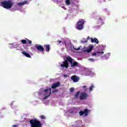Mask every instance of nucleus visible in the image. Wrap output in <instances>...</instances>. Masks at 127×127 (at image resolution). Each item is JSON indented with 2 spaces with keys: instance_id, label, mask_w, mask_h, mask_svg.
<instances>
[{
  "instance_id": "9",
  "label": "nucleus",
  "mask_w": 127,
  "mask_h": 127,
  "mask_svg": "<svg viewBox=\"0 0 127 127\" xmlns=\"http://www.w3.org/2000/svg\"><path fill=\"white\" fill-rule=\"evenodd\" d=\"M70 79L74 82V83H77L79 81V77L76 75H73L70 77Z\"/></svg>"
},
{
  "instance_id": "21",
  "label": "nucleus",
  "mask_w": 127,
  "mask_h": 127,
  "mask_svg": "<svg viewBox=\"0 0 127 127\" xmlns=\"http://www.w3.org/2000/svg\"><path fill=\"white\" fill-rule=\"evenodd\" d=\"M89 60L90 61V62H94L95 61V60L93 58H90L89 59Z\"/></svg>"
},
{
  "instance_id": "1",
  "label": "nucleus",
  "mask_w": 127,
  "mask_h": 127,
  "mask_svg": "<svg viewBox=\"0 0 127 127\" xmlns=\"http://www.w3.org/2000/svg\"><path fill=\"white\" fill-rule=\"evenodd\" d=\"M65 60H64L62 64H61V67L64 69V68H65L66 69H68V67H69V63L71 64V68H74V67L76 66H78V62H73V59L71 58L70 57H66Z\"/></svg>"
},
{
  "instance_id": "28",
  "label": "nucleus",
  "mask_w": 127,
  "mask_h": 127,
  "mask_svg": "<svg viewBox=\"0 0 127 127\" xmlns=\"http://www.w3.org/2000/svg\"><path fill=\"white\" fill-rule=\"evenodd\" d=\"M64 78H67V74H64Z\"/></svg>"
},
{
  "instance_id": "24",
  "label": "nucleus",
  "mask_w": 127,
  "mask_h": 127,
  "mask_svg": "<svg viewBox=\"0 0 127 127\" xmlns=\"http://www.w3.org/2000/svg\"><path fill=\"white\" fill-rule=\"evenodd\" d=\"M74 88H71L70 89V92H71V93H73V92H74Z\"/></svg>"
},
{
  "instance_id": "6",
  "label": "nucleus",
  "mask_w": 127,
  "mask_h": 127,
  "mask_svg": "<svg viewBox=\"0 0 127 127\" xmlns=\"http://www.w3.org/2000/svg\"><path fill=\"white\" fill-rule=\"evenodd\" d=\"M89 98V95L86 92H81L80 95V100H86Z\"/></svg>"
},
{
  "instance_id": "34",
  "label": "nucleus",
  "mask_w": 127,
  "mask_h": 127,
  "mask_svg": "<svg viewBox=\"0 0 127 127\" xmlns=\"http://www.w3.org/2000/svg\"><path fill=\"white\" fill-rule=\"evenodd\" d=\"M70 113L71 114H73V112L72 111V112H71Z\"/></svg>"
},
{
  "instance_id": "10",
  "label": "nucleus",
  "mask_w": 127,
  "mask_h": 127,
  "mask_svg": "<svg viewBox=\"0 0 127 127\" xmlns=\"http://www.w3.org/2000/svg\"><path fill=\"white\" fill-rule=\"evenodd\" d=\"M61 85V84L60 83V82H59V81L53 83L52 85V89H55L56 88H58V87H59Z\"/></svg>"
},
{
  "instance_id": "4",
  "label": "nucleus",
  "mask_w": 127,
  "mask_h": 127,
  "mask_svg": "<svg viewBox=\"0 0 127 127\" xmlns=\"http://www.w3.org/2000/svg\"><path fill=\"white\" fill-rule=\"evenodd\" d=\"M84 23H85V20L81 19L76 23V28L78 30H82L84 28Z\"/></svg>"
},
{
  "instance_id": "8",
  "label": "nucleus",
  "mask_w": 127,
  "mask_h": 127,
  "mask_svg": "<svg viewBox=\"0 0 127 127\" xmlns=\"http://www.w3.org/2000/svg\"><path fill=\"white\" fill-rule=\"evenodd\" d=\"M35 47L38 50V51H40V52H44V48L41 45L36 44L35 45Z\"/></svg>"
},
{
  "instance_id": "27",
  "label": "nucleus",
  "mask_w": 127,
  "mask_h": 127,
  "mask_svg": "<svg viewBox=\"0 0 127 127\" xmlns=\"http://www.w3.org/2000/svg\"><path fill=\"white\" fill-rule=\"evenodd\" d=\"M28 41L29 44H31V43H32V41H31V40H28Z\"/></svg>"
},
{
  "instance_id": "13",
  "label": "nucleus",
  "mask_w": 127,
  "mask_h": 127,
  "mask_svg": "<svg viewBox=\"0 0 127 127\" xmlns=\"http://www.w3.org/2000/svg\"><path fill=\"white\" fill-rule=\"evenodd\" d=\"M94 48V46H91L88 49H87L84 51V52H87V53H90V52H92V50H93V49Z\"/></svg>"
},
{
  "instance_id": "32",
  "label": "nucleus",
  "mask_w": 127,
  "mask_h": 127,
  "mask_svg": "<svg viewBox=\"0 0 127 127\" xmlns=\"http://www.w3.org/2000/svg\"><path fill=\"white\" fill-rule=\"evenodd\" d=\"M58 42L59 43V44H61V41H58Z\"/></svg>"
},
{
  "instance_id": "5",
  "label": "nucleus",
  "mask_w": 127,
  "mask_h": 127,
  "mask_svg": "<svg viewBox=\"0 0 127 127\" xmlns=\"http://www.w3.org/2000/svg\"><path fill=\"white\" fill-rule=\"evenodd\" d=\"M45 92V97L43 98L44 100H46L48 97H50L51 95V88L46 89L44 91Z\"/></svg>"
},
{
  "instance_id": "2",
  "label": "nucleus",
  "mask_w": 127,
  "mask_h": 127,
  "mask_svg": "<svg viewBox=\"0 0 127 127\" xmlns=\"http://www.w3.org/2000/svg\"><path fill=\"white\" fill-rule=\"evenodd\" d=\"M1 6L5 8L6 9H10L12 7L14 2H12V0H4L0 2Z\"/></svg>"
},
{
  "instance_id": "22",
  "label": "nucleus",
  "mask_w": 127,
  "mask_h": 127,
  "mask_svg": "<svg viewBox=\"0 0 127 127\" xmlns=\"http://www.w3.org/2000/svg\"><path fill=\"white\" fill-rule=\"evenodd\" d=\"M41 119L42 120H45V116H44V115L41 116Z\"/></svg>"
},
{
  "instance_id": "11",
  "label": "nucleus",
  "mask_w": 127,
  "mask_h": 127,
  "mask_svg": "<svg viewBox=\"0 0 127 127\" xmlns=\"http://www.w3.org/2000/svg\"><path fill=\"white\" fill-rule=\"evenodd\" d=\"M90 40L92 43H96V44H99V40L96 38H95L94 39L91 38Z\"/></svg>"
},
{
  "instance_id": "3",
  "label": "nucleus",
  "mask_w": 127,
  "mask_h": 127,
  "mask_svg": "<svg viewBox=\"0 0 127 127\" xmlns=\"http://www.w3.org/2000/svg\"><path fill=\"white\" fill-rule=\"evenodd\" d=\"M31 127H42V124L37 119H32L30 121Z\"/></svg>"
},
{
  "instance_id": "26",
  "label": "nucleus",
  "mask_w": 127,
  "mask_h": 127,
  "mask_svg": "<svg viewBox=\"0 0 127 127\" xmlns=\"http://www.w3.org/2000/svg\"><path fill=\"white\" fill-rule=\"evenodd\" d=\"M81 48V47H79L78 48H74V50H80V49Z\"/></svg>"
},
{
  "instance_id": "16",
  "label": "nucleus",
  "mask_w": 127,
  "mask_h": 127,
  "mask_svg": "<svg viewBox=\"0 0 127 127\" xmlns=\"http://www.w3.org/2000/svg\"><path fill=\"white\" fill-rule=\"evenodd\" d=\"M99 54H104V52H97V53H92L91 55L92 56H96V55H98L100 56Z\"/></svg>"
},
{
  "instance_id": "7",
  "label": "nucleus",
  "mask_w": 127,
  "mask_h": 127,
  "mask_svg": "<svg viewBox=\"0 0 127 127\" xmlns=\"http://www.w3.org/2000/svg\"><path fill=\"white\" fill-rule=\"evenodd\" d=\"M79 116H85V117H87L88 115H89V110L87 109H85L83 111H80L79 112Z\"/></svg>"
},
{
  "instance_id": "17",
  "label": "nucleus",
  "mask_w": 127,
  "mask_h": 127,
  "mask_svg": "<svg viewBox=\"0 0 127 127\" xmlns=\"http://www.w3.org/2000/svg\"><path fill=\"white\" fill-rule=\"evenodd\" d=\"M65 4L66 5H70V4H71V2H70V0H65Z\"/></svg>"
},
{
  "instance_id": "25",
  "label": "nucleus",
  "mask_w": 127,
  "mask_h": 127,
  "mask_svg": "<svg viewBox=\"0 0 127 127\" xmlns=\"http://www.w3.org/2000/svg\"><path fill=\"white\" fill-rule=\"evenodd\" d=\"M87 42H88L87 40L81 41V43H87Z\"/></svg>"
},
{
  "instance_id": "18",
  "label": "nucleus",
  "mask_w": 127,
  "mask_h": 127,
  "mask_svg": "<svg viewBox=\"0 0 127 127\" xmlns=\"http://www.w3.org/2000/svg\"><path fill=\"white\" fill-rule=\"evenodd\" d=\"M80 94V91H77L75 95H74V97L75 99H77L78 97L79 96V95Z\"/></svg>"
},
{
  "instance_id": "30",
  "label": "nucleus",
  "mask_w": 127,
  "mask_h": 127,
  "mask_svg": "<svg viewBox=\"0 0 127 127\" xmlns=\"http://www.w3.org/2000/svg\"><path fill=\"white\" fill-rule=\"evenodd\" d=\"M87 40H90V39H91V38H90L89 36H88L87 38Z\"/></svg>"
},
{
  "instance_id": "12",
  "label": "nucleus",
  "mask_w": 127,
  "mask_h": 127,
  "mask_svg": "<svg viewBox=\"0 0 127 127\" xmlns=\"http://www.w3.org/2000/svg\"><path fill=\"white\" fill-rule=\"evenodd\" d=\"M28 2V1L25 0L23 2H19L17 3V5H18V6H21L22 5H24V4H26V3H27Z\"/></svg>"
},
{
  "instance_id": "31",
  "label": "nucleus",
  "mask_w": 127,
  "mask_h": 127,
  "mask_svg": "<svg viewBox=\"0 0 127 127\" xmlns=\"http://www.w3.org/2000/svg\"><path fill=\"white\" fill-rule=\"evenodd\" d=\"M13 127H18V125H13L12 126Z\"/></svg>"
},
{
  "instance_id": "15",
  "label": "nucleus",
  "mask_w": 127,
  "mask_h": 127,
  "mask_svg": "<svg viewBox=\"0 0 127 127\" xmlns=\"http://www.w3.org/2000/svg\"><path fill=\"white\" fill-rule=\"evenodd\" d=\"M44 46L45 48L46 51L47 52H49L50 51V45H45Z\"/></svg>"
},
{
  "instance_id": "33",
  "label": "nucleus",
  "mask_w": 127,
  "mask_h": 127,
  "mask_svg": "<svg viewBox=\"0 0 127 127\" xmlns=\"http://www.w3.org/2000/svg\"><path fill=\"white\" fill-rule=\"evenodd\" d=\"M83 88H86V86H83Z\"/></svg>"
},
{
  "instance_id": "19",
  "label": "nucleus",
  "mask_w": 127,
  "mask_h": 127,
  "mask_svg": "<svg viewBox=\"0 0 127 127\" xmlns=\"http://www.w3.org/2000/svg\"><path fill=\"white\" fill-rule=\"evenodd\" d=\"M93 89H94V85H92L89 88V91L91 92L93 91Z\"/></svg>"
},
{
  "instance_id": "23",
  "label": "nucleus",
  "mask_w": 127,
  "mask_h": 127,
  "mask_svg": "<svg viewBox=\"0 0 127 127\" xmlns=\"http://www.w3.org/2000/svg\"><path fill=\"white\" fill-rule=\"evenodd\" d=\"M53 93H57V92H58V89H55L54 90H53Z\"/></svg>"
},
{
  "instance_id": "14",
  "label": "nucleus",
  "mask_w": 127,
  "mask_h": 127,
  "mask_svg": "<svg viewBox=\"0 0 127 127\" xmlns=\"http://www.w3.org/2000/svg\"><path fill=\"white\" fill-rule=\"evenodd\" d=\"M22 53L26 57H27L28 58H31V56L28 53H26V52L23 51L22 52Z\"/></svg>"
},
{
  "instance_id": "20",
  "label": "nucleus",
  "mask_w": 127,
  "mask_h": 127,
  "mask_svg": "<svg viewBox=\"0 0 127 127\" xmlns=\"http://www.w3.org/2000/svg\"><path fill=\"white\" fill-rule=\"evenodd\" d=\"M21 42H22V43H23V44H26V40H22L21 41Z\"/></svg>"
},
{
  "instance_id": "29",
  "label": "nucleus",
  "mask_w": 127,
  "mask_h": 127,
  "mask_svg": "<svg viewBox=\"0 0 127 127\" xmlns=\"http://www.w3.org/2000/svg\"><path fill=\"white\" fill-rule=\"evenodd\" d=\"M12 105H13V104L11 103V108H12V109H14L15 107H13V106H12Z\"/></svg>"
}]
</instances>
